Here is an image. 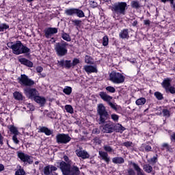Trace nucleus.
<instances>
[{
	"mask_svg": "<svg viewBox=\"0 0 175 175\" xmlns=\"http://www.w3.org/2000/svg\"><path fill=\"white\" fill-rule=\"evenodd\" d=\"M97 121L99 125H103V133H113L114 132V122L111 121H107L110 120V114L106 109V107L103 103H100L97 105Z\"/></svg>",
	"mask_w": 175,
	"mask_h": 175,
	"instance_id": "f257e3e1",
	"label": "nucleus"
},
{
	"mask_svg": "<svg viewBox=\"0 0 175 175\" xmlns=\"http://www.w3.org/2000/svg\"><path fill=\"white\" fill-rule=\"evenodd\" d=\"M57 164L63 175H80V170L76 165L72 166L64 161L57 162Z\"/></svg>",
	"mask_w": 175,
	"mask_h": 175,
	"instance_id": "f03ea898",
	"label": "nucleus"
},
{
	"mask_svg": "<svg viewBox=\"0 0 175 175\" xmlns=\"http://www.w3.org/2000/svg\"><path fill=\"white\" fill-rule=\"evenodd\" d=\"M126 9V3L122 1L115 3L114 5L111 7L112 13H113V14H117L118 16H121V14L124 16Z\"/></svg>",
	"mask_w": 175,
	"mask_h": 175,
	"instance_id": "7ed1b4c3",
	"label": "nucleus"
},
{
	"mask_svg": "<svg viewBox=\"0 0 175 175\" xmlns=\"http://www.w3.org/2000/svg\"><path fill=\"white\" fill-rule=\"evenodd\" d=\"M109 80L113 84H122L125 81V76L121 72L113 70L109 74Z\"/></svg>",
	"mask_w": 175,
	"mask_h": 175,
	"instance_id": "20e7f679",
	"label": "nucleus"
},
{
	"mask_svg": "<svg viewBox=\"0 0 175 175\" xmlns=\"http://www.w3.org/2000/svg\"><path fill=\"white\" fill-rule=\"evenodd\" d=\"M68 43L64 40H62L61 42H57L55 45V50L56 51L57 55L58 57H64L68 54Z\"/></svg>",
	"mask_w": 175,
	"mask_h": 175,
	"instance_id": "39448f33",
	"label": "nucleus"
},
{
	"mask_svg": "<svg viewBox=\"0 0 175 175\" xmlns=\"http://www.w3.org/2000/svg\"><path fill=\"white\" fill-rule=\"evenodd\" d=\"M78 64H80V59L78 58H74L72 62V60H58L57 66L60 68H65V69H70V68H74Z\"/></svg>",
	"mask_w": 175,
	"mask_h": 175,
	"instance_id": "423d86ee",
	"label": "nucleus"
},
{
	"mask_svg": "<svg viewBox=\"0 0 175 175\" xmlns=\"http://www.w3.org/2000/svg\"><path fill=\"white\" fill-rule=\"evenodd\" d=\"M103 149L105 151L100 150L98 152V155L100 157L101 159L105 162L107 165L110 163V157H109V153L107 152H114V149L109 145H105Z\"/></svg>",
	"mask_w": 175,
	"mask_h": 175,
	"instance_id": "0eeeda50",
	"label": "nucleus"
},
{
	"mask_svg": "<svg viewBox=\"0 0 175 175\" xmlns=\"http://www.w3.org/2000/svg\"><path fill=\"white\" fill-rule=\"evenodd\" d=\"M18 81L19 84L24 87H32L35 85V81L29 79L25 74L21 75V77L18 78Z\"/></svg>",
	"mask_w": 175,
	"mask_h": 175,
	"instance_id": "6e6552de",
	"label": "nucleus"
},
{
	"mask_svg": "<svg viewBox=\"0 0 175 175\" xmlns=\"http://www.w3.org/2000/svg\"><path fill=\"white\" fill-rule=\"evenodd\" d=\"M99 96L101 99L104 100V102H107V103L113 109V110H117V107L116 105L113 104L111 103V100H113V96L108 95L106 92H99Z\"/></svg>",
	"mask_w": 175,
	"mask_h": 175,
	"instance_id": "1a4fd4ad",
	"label": "nucleus"
},
{
	"mask_svg": "<svg viewBox=\"0 0 175 175\" xmlns=\"http://www.w3.org/2000/svg\"><path fill=\"white\" fill-rule=\"evenodd\" d=\"M17 157L21 159V162H23L25 165H32L33 163V160L32 157L29 156L28 154H25L21 151L16 152Z\"/></svg>",
	"mask_w": 175,
	"mask_h": 175,
	"instance_id": "9d476101",
	"label": "nucleus"
},
{
	"mask_svg": "<svg viewBox=\"0 0 175 175\" xmlns=\"http://www.w3.org/2000/svg\"><path fill=\"white\" fill-rule=\"evenodd\" d=\"M24 94L28 98V99H31V100H33L36 97L39 95V92L36 88H25L23 89Z\"/></svg>",
	"mask_w": 175,
	"mask_h": 175,
	"instance_id": "9b49d317",
	"label": "nucleus"
},
{
	"mask_svg": "<svg viewBox=\"0 0 175 175\" xmlns=\"http://www.w3.org/2000/svg\"><path fill=\"white\" fill-rule=\"evenodd\" d=\"M72 140L69 134L61 133L56 136V142L58 144H68Z\"/></svg>",
	"mask_w": 175,
	"mask_h": 175,
	"instance_id": "f8f14e48",
	"label": "nucleus"
},
{
	"mask_svg": "<svg viewBox=\"0 0 175 175\" xmlns=\"http://www.w3.org/2000/svg\"><path fill=\"white\" fill-rule=\"evenodd\" d=\"M22 47L23 42L20 40L16 41V43L14 44V46L12 48L13 54H15V55H20Z\"/></svg>",
	"mask_w": 175,
	"mask_h": 175,
	"instance_id": "ddd939ff",
	"label": "nucleus"
},
{
	"mask_svg": "<svg viewBox=\"0 0 175 175\" xmlns=\"http://www.w3.org/2000/svg\"><path fill=\"white\" fill-rule=\"evenodd\" d=\"M44 32L45 38H46V39H50L51 35L58 33V29L57 27H48L44 29Z\"/></svg>",
	"mask_w": 175,
	"mask_h": 175,
	"instance_id": "4468645a",
	"label": "nucleus"
},
{
	"mask_svg": "<svg viewBox=\"0 0 175 175\" xmlns=\"http://www.w3.org/2000/svg\"><path fill=\"white\" fill-rule=\"evenodd\" d=\"M75 152L77 157L82 158V159H88L90 158V154L85 150H77Z\"/></svg>",
	"mask_w": 175,
	"mask_h": 175,
	"instance_id": "2eb2a0df",
	"label": "nucleus"
},
{
	"mask_svg": "<svg viewBox=\"0 0 175 175\" xmlns=\"http://www.w3.org/2000/svg\"><path fill=\"white\" fill-rule=\"evenodd\" d=\"M18 62L21 65H25V66H27L28 68H33V63L26 58H20L18 59Z\"/></svg>",
	"mask_w": 175,
	"mask_h": 175,
	"instance_id": "dca6fc26",
	"label": "nucleus"
},
{
	"mask_svg": "<svg viewBox=\"0 0 175 175\" xmlns=\"http://www.w3.org/2000/svg\"><path fill=\"white\" fill-rule=\"evenodd\" d=\"M38 133H44L46 136L53 135V131L46 126H39Z\"/></svg>",
	"mask_w": 175,
	"mask_h": 175,
	"instance_id": "f3484780",
	"label": "nucleus"
},
{
	"mask_svg": "<svg viewBox=\"0 0 175 175\" xmlns=\"http://www.w3.org/2000/svg\"><path fill=\"white\" fill-rule=\"evenodd\" d=\"M36 103H38L41 107L46 105V98L39 96V94L33 100Z\"/></svg>",
	"mask_w": 175,
	"mask_h": 175,
	"instance_id": "a211bd4d",
	"label": "nucleus"
},
{
	"mask_svg": "<svg viewBox=\"0 0 175 175\" xmlns=\"http://www.w3.org/2000/svg\"><path fill=\"white\" fill-rule=\"evenodd\" d=\"M84 70L86 72V73H98V69L96 67L94 66H84L83 67Z\"/></svg>",
	"mask_w": 175,
	"mask_h": 175,
	"instance_id": "6ab92c4d",
	"label": "nucleus"
},
{
	"mask_svg": "<svg viewBox=\"0 0 175 175\" xmlns=\"http://www.w3.org/2000/svg\"><path fill=\"white\" fill-rule=\"evenodd\" d=\"M119 38L120 39H129V30L128 29L121 30L119 33Z\"/></svg>",
	"mask_w": 175,
	"mask_h": 175,
	"instance_id": "aec40b11",
	"label": "nucleus"
},
{
	"mask_svg": "<svg viewBox=\"0 0 175 175\" xmlns=\"http://www.w3.org/2000/svg\"><path fill=\"white\" fill-rule=\"evenodd\" d=\"M139 151L142 152H150L152 151V148L150 145H147V144H142L139 147Z\"/></svg>",
	"mask_w": 175,
	"mask_h": 175,
	"instance_id": "412c9836",
	"label": "nucleus"
},
{
	"mask_svg": "<svg viewBox=\"0 0 175 175\" xmlns=\"http://www.w3.org/2000/svg\"><path fill=\"white\" fill-rule=\"evenodd\" d=\"M143 170H144L146 173H152V175H155V171H154L152 166L150 164H144L143 165Z\"/></svg>",
	"mask_w": 175,
	"mask_h": 175,
	"instance_id": "4be33fe9",
	"label": "nucleus"
},
{
	"mask_svg": "<svg viewBox=\"0 0 175 175\" xmlns=\"http://www.w3.org/2000/svg\"><path fill=\"white\" fill-rule=\"evenodd\" d=\"M161 85L165 90L172 86V78H165L163 81Z\"/></svg>",
	"mask_w": 175,
	"mask_h": 175,
	"instance_id": "5701e85b",
	"label": "nucleus"
},
{
	"mask_svg": "<svg viewBox=\"0 0 175 175\" xmlns=\"http://www.w3.org/2000/svg\"><path fill=\"white\" fill-rule=\"evenodd\" d=\"M131 165L133 169L135 170V172H137V175H144V171H143V170L140 168V166H139L138 164H137L136 163L131 162Z\"/></svg>",
	"mask_w": 175,
	"mask_h": 175,
	"instance_id": "b1692460",
	"label": "nucleus"
},
{
	"mask_svg": "<svg viewBox=\"0 0 175 175\" xmlns=\"http://www.w3.org/2000/svg\"><path fill=\"white\" fill-rule=\"evenodd\" d=\"M114 132H118L119 133H122L124 131H125V127L123 126L122 124L118 123L116 124H114Z\"/></svg>",
	"mask_w": 175,
	"mask_h": 175,
	"instance_id": "393cba45",
	"label": "nucleus"
},
{
	"mask_svg": "<svg viewBox=\"0 0 175 175\" xmlns=\"http://www.w3.org/2000/svg\"><path fill=\"white\" fill-rule=\"evenodd\" d=\"M112 162L115 165H122L125 162V160L121 157H116L112 159Z\"/></svg>",
	"mask_w": 175,
	"mask_h": 175,
	"instance_id": "a878e982",
	"label": "nucleus"
},
{
	"mask_svg": "<svg viewBox=\"0 0 175 175\" xmlns=\"http://www.w3.org/2000/svg\"><path fill=\"white\" fill-rule=\"evenodd\" d=\"M13 96L16 100H23L24 99L23 94L20 93V92H14Z\"/></svg>",
	"mask_w": 175,
	"mask_h": 175,
	"instance_id": "bb28decb",
	"label": "nucleus"
},
{
	"mask_svg": "<svg viewBox=\"0 0 175 175\" xmlns=\"http://www.w3.org/2000/svg\"><path fill=\"white\" fill-rule=\"evenodd\" d=\"M146 102H147V100L142 97L135 101V105H137V106H143V105H146Z\"/></svg>",
	"mask_w": 175,
	"mask_h": 175,
	"instance_id": "cd10ccee",
	"label": "nucleus"
},
{
	"mask_svg": "<svg viewBox=\"0 0 175 175\" xmlns=\"http://www.w3.org/2000/svg\"><path fill=\"white\" fill-rule=\"evenodd\" d=\"M85 64H88L89 65H94V58L88 55H86L85 56Z\"/></svg>",
	"mask_w": 175,
	"mask_h": 175,
	"instance_id": "c85d7f7f",
	"label": "nucleus"
},
{
	"mask_svg": "<svg viewBox=\"0 0 175 175\" xmlns=\"http://www.w3.org/2000/svg\"><path fill=\"white\" fill-rule=\"evenodd\" d=\"M75 14L76 16H77V17H79V18H83V17H85L84 12L79 8H75Z\"/></svg>",
	"mask_w": 175,
	"mask_h": 175,
	"instance_id": "c756f323",
	"label": "nucleus"
},
{
	"mask_svg": "<svg viewBox=\"0 0 175 175\" xmlns=\"http://www.w3.org/2000/svg\"><path fill=\"white\" fill-rule=\"evenodd\" d=\"M76 13V8H69L65 10V14L67 16H75Z\"/></svg>",
	"mask_w": 175,
	"mask_h": 175,
	"instance_id": "7c9ffc66",
	"label": "nucleus"
},
{
	"mask_svg": "<svg viewBox=\"0 0 175 175\" xmlns=\"http://www.w3.org/2000/svg\"><path fill=\"white\" fill-rule=\"evenodd\" d=\"M161 150L162 151H165V150H166V152H169L171 151L172 148L169 146V144H167V143H163V144L161 145Z\"/></svg>",
	"mask_w": 175,
	"mask_h": 175,
	"instance_id": "2f4dec72",
	"label": "nucleus"
},
{
	"mask_svg": "<svg viewBox=\"0 0 175 175\" xmlns=\"http://www.w3.org/2000/svg\"><path fill=\"white\" fill-rule=\"evenodd\" d=\"M31 52V49L28 48L27 46H24L22 44V48L21 49V54H28Z\"/></svg>",
	"mask_w": 175,
	"mask_h": 175,
	"instance_id": "473e14b6",
	"label": "nucleus"
},
{
	"mask_svg": "<svg viewBox=\"0 0 175 175\" xmlns=\"http://www.w3.org/2000/svg\"><path fill=\"white\" fill-rule=\"evenodd\" d=\"M62 38L64 40H66V42H71L72 38H70V36L68 33H66L63 31L62 33Z\"/></svg>",
	"mask_w": 175,
	"mask_h": 175,
	"instance_id": "72a5a7b5",
	"label": "nucleus"
},
{
	"mask_svg": "<svg viewBox=\"0 0 175 175\" xmlns=\"http://www.w3.org/2000/svg\"><path fill=\"white\" fill-rule=\"evenodd\" d=\"M8 129H10V132H11V133H12L14 135H18V130L16 126H14V125L10 126Z\"/></svg>",
	"mask_w": 175,
	"mask_h": 175,
	"instance_id": "f704fd0d",
	"label": "nucleus"
},
{
	"mask_svg": "<svg viewBox=\"0 0 175 175\" xmlns=\"http://www.w3.org/2000/svg\"><path fill=\"white\" fill-rule=\"evenodd\" d=\"M10 26L6 23H0V32H5L6 29H9Z\"/></svg>",
	"mask_w": 175,
	"mask_h": 175,
	"instance_id": "c9c22d12",
	"label": "nucleus"
},
{
	"mask_svg": "<svg viewBox=\"0 0 175 175\" xmlns=\"http://www.w3.org/2000/svg\"><path fill=\"white\" fill-rule=\"evenodd\" d=\"M64 94L66 95H70L72 94V87L70 86H66L64 90H63Z\"/></svg>",
	"mask_w": 175,
	"mask_h": 175,
	"instance_id": "e433bc0d",
	"label": "nucleus"
},
{
	"mask_svg": "<svg viewBox=\"0 0 175 175\" xmlns=\"http://www.w3.org/2000/svg\"><path fill=\"white\" fill-rule=\"evenodd\" d=\"M154 95L157 100H163V94H162V93H161L159 92H154Z\"/></svg>",
	"mask_w": 175,
	"mask_h": 175,
	"instance_id": "4c0bfd02",
	"label": "nucleus"
},
{
	"mask_svg": "<svg viewBox=\"0 0 175 175\" xmlns=\"http://www.w3.org/2000/svg\"><path fill=\"white\" fill-rule=\"evenodd\" d=\"M131 8H133V9H139V8H140V4L139 3V1H131Z\"/></svg>",
	"mask_w": 175,
	"mask_h": 175,
	"instance_id": "58836bf2",
	"label": "nucleus"
},
{
	"mask_svg": "<svg viewBox=\"0 0 175 175\" xmlns=\"http://www.w3.org/2000/svg\"><path fill=\"white\" fill-rule=\"evenodd\" d=\"M103 46L104 47H106L107 46H109V36H104L103 38Z\"/></svg>",
	"mask_w": 175,
	"mask_h": 175,
	"instance_id": "ea45409f",
	"label": "nucleus"
},
{
	"mask_svg": "<svg viewBox=\"0 0 175 175\" xmlns=\"http://www.w3.org/2000/svg\"><path fill=\"white\" fill-rule=\"evenodd\" d=\"M65 110L67 113H70V114H73V107L70 105H66L65 106Z\"/></svg>",
	"mask_w": 175,
	"mask_h": 175,
	"instance_id": "a19ab883",
	"label": "nucleus"
},
{
	"mask_svg": "<svg viewBox=\"0 0 175 175\" xmlns=\"http://www.w3.org/2000/svg\"><path fill=\"white\" fill-rule=\"evenodd\" d=\"M15 175H27V173L24 169L20 167L15 172Z\"/></svg>",
	"mask_w": 175,
	"mask_h": 175,
	"instance_id": "79ce46f5",
	"label": "nucleus"
},
{
	"mask_svg": "<svg viewBox=\"0 0 175 175\" xmlns=\"http://www.w3.org/2000/svg\"><path fill=\"white\" fill-rule=\"evenodd\" d=\"M165 92H167V94H172V95H174L175 94V88L174 86H170L168 88H167L165 90Z\"/></svg>",
	"mask_w": 175,
	"mask_h": 175,
	"instance_id": "37998d69",
	"label": "nucleus"
},
{
	"mask_svg": "<svg viewBox=\"0 0 175 175\" xmlns=\"http://www.w3.org/2000/svg\"><path fill=\"white\" fill-rule=\"evenodd\" d=\"M162 113L163 117H165L166 118H169V117H170V111L167 109H163L162 110Z\"/></svg>",
	"mask_w": 175,
	"mask_h": 175,
	"instance_id": "c03bdc74",
	"label": "nucleus"
},
{
	"mask_svg": "<svg viewBox=\"0 0 175 175\" xmlns=\"http://www.w3.org/2000/svg\"><path fill=\"white\" fill-rule=\"evenodd\" d=\"M161 1L163 2V3H166V2H170L172 8L174 9V10L175 12V3H174V0H161Z\"/></svg>",
	"mask_w": 175,
	"mask_h": 175,
	"instance_id": "a18cd8bd",
	"label": "nucleus"
},
{
	"mask_svg": "<svg viewBox=\"0 0 175 175\" xmlns=\"http://www.w3.org/2000/svg\"><path fill=\"white\" fill-rule=\"evenodd\" d=\"M50 173H51V171L50 170V165L45 166L44 167V174L50 175Z\"/></svg>",
	"mask_w": 175,
	"mask_h": 175,
	"instance_id": "49530a36",
	"label": "nucleus"
},
{
	"mask_svg": "<svg viewBox=\"0 0 175 175\" xmlns=\"http://www.w3.org/2000/svg\"><path fill=\"white\" fill-rule=\"evenodd\" d=\"M111 118L114 121V122H118V120L120 119V116L116 113H113L111 115Z\"/></svg>",
	"mask_w": 175,
	"mask_h": 175,
	"instance_id": "de8ad7c7",
	"label": "nucleus"
},
{
	"mask_svg": "<svg viewBox=\"0 0 175 175\" xmlns=\"http://www.w3.org/2000/svg\"><path fill=\"white\" fill-rule=\"evenodd\" d=\"M71 21L75 27H80V25H81V20L75 19L72 20Z\"/></svg>",
	"mask_w": 175,
	"mask_h": 175,
	"instance_id": "09e8293b",
	"label": "nucleus"
},
{
	"mask_svg": "<svg viewBox=\"0 0 175 175\" xmlns=\"http://www.w3.org/2000/svg\"><path fill=\"white\" fill-rule=\"evenodd\" d=\"M105 90L111 94H114V92H116V88H114V87L113 86H107V88H105Z\"/></svg>",
	"mask_w": 175,
	"mask_h": 175,
	"instance_id": "8fccbe9b",
	"label": "nucleus"
},
{
	"mask_svg": "<svg viewBox=\"0 0 175 175\" xmlns=\"http://www.w3.org/2000/svg\"><path fill=\"white\" fill-rule=\"evenodd\" d=\"M148 162L154 164L157 163L158 162V154H156V156L151 158Z\"/></svg>",
	"mask_w": 175,
	"mask_h": 175,
	"instance_id": "3c124183",
	"label": "nucleus"
},
{
	"mask_svg": "<svg viewBox=\"0 0 175 175\" xmlns=\"http://www.w3.org/2000/svg\"><path fill=\"white\" fill-rule=\"evenodd\" d=\"M89 5H90V7L93 9H95V8H98V3H96V1H90Z\"/></svg>",
	"mask_w": 175,
	"mask_h": 175,
	"instance_id": "603ef678",
	"label": "nucleus"
},
{
	"mask_svg": "<svg viewBox=\"0 0 175 175\" xmlns=\"http://www.w3.org/2000/svg\"><path fill=\"white\" fill-rule=\"evenodd\" d=\"M132 142H129V141H127V142H125L122 144V146H124V147H126V148H129V147H132Z\"/></svg>",
	"mask_w": 175,
	"mask_h": 175,
	"instance_id": "864d4df0",
	"label": "nucleus"
},
{
	"mask_svg": "<svg viewBox=\"0 0 175 175\" xmlns=\"http://www.w3.org/2000/svg\"><path fill=\"white\" fill-rule=\"evenodd\" d=\"M12 140L15 144H18L20 143V141L17 138V135H14L12 137Z\"/></svg>",
	"mask_w": 175,
	"mask_h": 175,
	"instance_id": "5fc2aeb1",
	"label": "nucleus"
},
{
	"mask_svg": "<svg viewBox=\"0 0 175 175\" xmlns=\"http://www.w3.org/2000/svg\"><path fill=\"white\" fill-rule=\"evenodd\" d=\"M135 174H136V172H135V170H133V169L129 168L127 170V175H135Z\"/></svg>",
	"mask_w": 175,
	"mask_h": 175,
	"instance_id": "6e6d98bb",
	"label": "nucleus"
},
{
	"mask_svg": "<svg viewBox=\"0 0 175 175\" xmlns=\"http://www.w3.org/2000/svg\"><path fill=\"white\" fill-rule=\"evenodd\" d=\"M36 70L37 72V73H42V72H43V67L39 66H37L36 68Z\"/></svg>",
	"mask_w": 175,
	"mask_h": 175,
	"instance_id": "4d7b16f0",
	"label": "nucleus"
},
{
	"mask_svg": "<svg viewBox=\"0 0 175 175\" xmlns=\"http://www.w3.org/2000/svg\"><path fill=\"white\" fill-rule=\"evenodd\" d=\"M50 170L51 173H53V172H57V170H58V168L54 165H50Z\"/></svg>",
	"mask_w": 175,
	"mask_h": 175,
	"instance_id": "13d9d810",
	"label": "nucleus"
},
{
	"mask_svg": "<svg viewBox=\"0 0 175 175\" xmlns=\"http://www.w3.org/2000/svg\"><path fill=\"white\" fill-rule=\"evenodd\" d=\"M7 46L9 49H11L12 50H13V47L14 46V44L13 43V42H10L7 44Z\"/></svg>",
	"mask_w": 175,
	"mask_h": 175,
	"instance_id": "bf43d9fd",
	"label": "nucleus"
},
{
	"mask_svg": "<svg viewBox=\"0 0 175 175\" xmlns=\"http://www.w3.org/2000/svg\"><path fill=\"white\" fill-rule=\"evenodd\" d=\"M170 52L172 53V54H175V46H173V44H172V46L170 48Z\"/></svg>",
	"mask_w": 175,
	"mask_h": 175,
	"instance_id": "052dcab7",
	"label": "nucleus"
},
{
	"mask_svg": "<svg viewBox=\"0 0 175 175\" xmlns=\"http://www.w3.org/2000/svg\"><path fill=\"white\" fill-rule=\"evenodd\" d=\"M55 116L54 112H49L47 113V117H49V118H54Z\"/></svg>",
	"mask_w": 175,
	"mask_h": 175,
	"instance_id": "680f3d73",
	"label": "nucleus"
},
{
	"mask_svg": "<svg viewBox=\"0 0 175 175\" xmlns=\"http://www.w3.org/2000/svg\"><path fill=\"white\" fill-rule=\"evenodd\" d=\"M151 24V22L150 21V20H144V25H147L148 27H150V25Z\"/></svg>",
	"mask_w": 175,
	"mask_h": 175,
	"instance_id": "e2e57ef3",
	"label": "nucleus"
},
{
	"mask_svg": "<svg viewBox=\"0 0 175 175\" xmlns=\"http://www.w3.org/2000/svg\"><path fill=\"white\" fill-rule=\"evenodd\" d=\"M133 27H136L137 28V25L139 24V22L137 20H135L132 23Z\"/></svg>",
	"mask_w": 175,
	"mask_h": 175,
	"instance_id": "0e129e2a",
	"label": "nucleus"
},
{
	"mask_svg": "<svg viewBox=\"0 0 175 175\" xmlns=\"http://www.w3.org/2000/svg\"><path fill=\"white\" fill-rule=\"evenodd\" d=\"M93 132L95 135H99L100 133V131H99V129L96 128L93 130Z\"/></svg>",
	"mask_w": 175,
	"mask_h": 175,
	"instance_id": "69168bd1",
	"label": "nucleus"
},
{
	"mask_svg": "<svg viewBox=\"0 0 175 175\" xmlns=\"http://www.w3.org/2000/svg\"><path fill=\"white\" fill-rule=\"evenodd\" d=\"M63 158L65 162H66V163H69V157L68 156L64 155Z\"/></svg>",
	"mask_w": 175,
	"mask_h": 175,
	"instance_id": "338daca9",
	"label": "nucleus"
},
{
	"mask_svg": "<svg viewBox=\"0 0 175 175\" xmlns=\"http://www.w3.org/2000/svg\"><path fill=\"white\" fill-rule=\"evenodd\" d=\"M170 139H171V142H173V140H174V142H175V133H174L171 135Z\"/></svg>",
	"mask_w": 175,
	"mask_h": 175,
	"instance_id": "774afa93",
	"label": "nucleus"
}]
</instances>
